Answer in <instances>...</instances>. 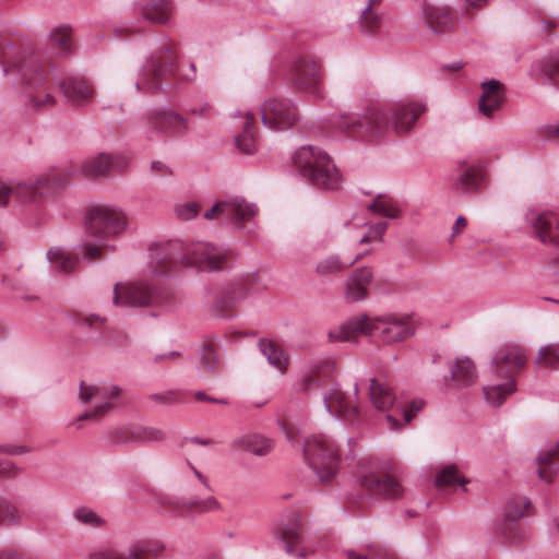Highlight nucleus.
<instances>
[{
    "label": "nucleus",
    "mask_w": 559,
    "mask_h": 559,
    "mask_svg": "<svg viewBox=\"0 0 559 559\" xmlns=\"http://www.w3.org/2000/svg\"><path fill=\"white\" fill-rule=\"evenodd\" d=\"M357 393V385L354 388L353 395L342 392L338 388H333L331 392L323 397L326 411L332 415L355 420L358 415L356 403Z\"/></svg>",
    "instance_id": "22"
},
{
    "label": "nucleus",
    "mask_w": 559,
    "mask_h": 559,
    "mask_svg": "<svg viewBox=\"0 0 559 559\" xmlns=\"http://www.w3.org/2000/svg\"><path fill=\"white\" fill-rule=\"evenodd\" d=\"M182 393L178 390H168L164 393H154L150 400L158 404H174L180 401Z\"/></svg>",
    "instance_id": "54"
},
{
    "label": "nucleus",
    "mask_w": 559,
    "mask_h": 559,
    "mask_svg": "<svg viewBox=\"0 0 559 559\" xmlns=\"http://www.w3.org/2000/svg\"><path fill=\"white\" fill-rule=\"evenodd\" d=\"M151 169L156 173L157 175H160V176H168L171 174L170 169L168 168L167 165H165L164 163L162 162H153L151 164Z\"/></svg>",
    "instance_id": "59"
},
{
    "label": "nucleus",
    "mask_w": 559,
    "mask_h": 559,
    "mask_svg": "<svg viewBox=\"0 0 559 559\" xmlns=\"http://www.w3.org/2000/svg\"><path fill=\"white\" fill-rule=\"evenodd\" d=\"M158 53L160 56H166L167 59H176L175 58V46L171 43L163 44L158 49Z\"/></svg>",
    "instance_id": "60"
},
{
    "label": "nucleus",
    "mask_w": 559,
    "mask_h": 559,
    "mask_svg": "<svg viewBox=\"0 0 559 559\" xmlns=\"http://www.w3.org/2000/svg\"><path fill=\"white\" fill-rule=\"evenodd\" d=\"M229 251L209 242L169 240L150 248V272L165 275L180 267H194L198 271H219L224 269Z\"/></svg>",
    "instance_id": "1"
},
{
    "label": "nucleus",
    "mask_w": 559,
    "mask_h": 559,
    "mask_svg": "<svg viewBox=\"0 0 559 559\" xmlns=\"http://www.w3.org/2000/svg\"><path fill=\"white\" fill-rule=\"evenodd\" d=\"M536 364L540 367L559 369V344H549L542 347Z\"/></svg>",
    "instance_id": "47"
},
{
    "label": "nucleus",
    "mask_w": 559,
    "mask_h": 559,
    "mask_svg": "<svg viewBox=\"0 0 559 559\" xmlns=\"http://www.w3.org/2000/svg\"><path fill=\"white\" fill-rule=\"evenodd\" d=\"M426 111L421 103L400 102L386 116L380 108L368 107L361 115H342L338 118L337 127L352 135L379 136L388 129L396 133L408 132L418 117Z\"/></svg>",
    "instance_id": "2"
},
{
    "label": "nucleus",
    "mask_w": 559,
    "mask_h": 559,
    "mask_svg": "<svg viewBox=\"0 0 559 559\" xmlns=\"http://www.w3.org/2000/svg\"><path fill=\"white\" fill-rule=\"evenodd\" d=\"M48 261L51 267L63 274H68L75 270L78 259L73 258L62 249L51 248L47 252Z\"/></svg>",
    "instance_id": "40"
},
{
    "label": "nucleus",
    "mask_w": 559,
    "mask_h": 559,
    "mask_svg": "<svg viewBox=\"0 0 559 559\" xmlns=\"http://www.w3.org/2000/svg\"><path fill=\"white\" fill-rule=\"evenodd\" d=\"M176 67V59H166L160 61L159 57L153 56L146 70L141 74V79L134 83L138 93L154 94L162 90L160 81L169 78Z\"/></svg>",
    "instance_id": "16"
},
{
    "label": "nucleus",
    "mask_w": 559,
    "mask_h": 559,
    "mask_svg": "<svg viewBox=\"0 0 559 559\" xmlns=\"http://www.w3.org/2000/svg\"><path fill=\"white\" fill-rule=\"evenodd\" d=\"M467 225V219L464 216H459L453 226L451 237L457 236Z\"/></svg>",
    "instance_id": "61"
},
{
    "label": "nucleus",
    "mask_w": 559,
    "mask_h": 559,
    "mask_svg": "<svg viewBox=\"0 0 559 559\" xmlns=\"http://www.w3.org/2000/svg\"><path fill=\"white\" fill-rule=\"evenodd\" d=\"M367 209L378 215L389 218H395L400 215V206L397 202L386 194H378Z\"/></svg>",
    "instance_id": "41"
},
{
    "label": "nucleus",
    "mask_w": 559,
    "mask_h": 559,
    "mask_svg": "<svg viewBox=\"0 0 559 559\" xmlns=\"http://www.w3.org/2000/svg\"><path fill=\"white\" fill-rule=\"evenodd\" d=\"M452 379L461 385H469L476 379V368L468 358L456 359L451 367Z\"/></svg>",
    "instance_id": "36"
},
{
    "label": "nucleus",
    "mask_w": 559,
    "mask_h": 559,
    "mask_svg": "<svg viewBox=\"0 0 559 559\" xmlns=\"http://www.w3.org/2000/svg\"><path fill=\"white\" fill-rule=\"evenodd\" d=\"M129 167V159L120 154L100 153L95 157L86 159L81 164L80 168L73 171L69 170H52L48 176L57 177L64 181L62 186L68 183V178L75 173H80L84 178H102L111 173H122Z\"/></svg>",
    "instance_id": "10"
},
{
    "label": "nucleus",
    "mask_w": 559,
    "mask_h": 559,
    "mask_svg": "<svg viewBox=\"0 0 559 559\" xmlns=\"http://www.w3.org/2000/svg\"><path fill=\"white\" fill-rule=\"evenodd\" d=\"M50 44L56 49L57 53L62 57H68L73 51L72 31L69 26L56 27L50 33Z\"/></svg>",
    "instance_id": "37"
},
{
    "label": "nucleus",
    "mask_w": 559,
    "mask_h": 559,
    "mask_svg": "<svg viewBox=\"0 0 559 559\" xmlns=\"http://www.w3.org/2000/svg\"><path fill=\"white\" fill-rule=\"evenodd\" d=\"M245 121L242 126V133L236 136V145L245 154H252L255 151V132L253 129V122L255 117L253 112L247 111L243 116Z\"/></svg>",
    "instance_id": "34"
},
{
    "label": "nucleus",
    "mask_w": 559,
    "mask_h": 559,
    "mask_svg": "<svg viewBox=\"0 0 559 559\" xmlns=\"http://www.w3.org/2000/svg\"><path fill=\"white\" fill-rule=\"evenodd\" d=\"M259 348L271 366L282 372L286 369L287 358L281 346L272 341L262 338L259 341Z\"/></svg>",
    "instance_id": "35"
},
{
    "label": "nucleus",
    "mask_w": 559,
    "mask_h": 559,
    "mask_svg": "<svg viewBox=\"0 0 559 559\" xmlns=\"http://www.w3.org/2000/svg\"><path fill=\"white\" fill-rule=\"evenodd\" d=\"M466 483L467 479L459 475L454 465L444 466L436 476V486L438 488L452 487L455 485L463 487Z\"/></svg>",
    "instance_id": "45"
},
{
    "label": "nucleus",
    "mask_w": 559,
    "mask_h": 559,
    "mask_svg": "<svg viewBox=\"0 0 559 559\" xmlns=\"http://www.w3.org/2000/svg\"><path fill=\"white\" fill-rule=\"evenodd\" d=\"M19 73L22 76V83L32 90L40 87L45 80V71L37 59L15 57V52L10 45H0V74L2 76H13Z\"/></svg>",
    "instance_id": "7"
},
{
    "label": "nucleus",
    "mask_w": 559,
    "mask_h": 559,
    "mask_svg": "<svg viewBox=\"0 0 559 559\" xmlns=\"http://www.w3.org/2000/svg\"><path fill=\"white\" fill-rule=\"evenodd\" d=\"M135 429L132 427H120L110 430L105 436V441L108 447H122L131 443H135Z\"/></svg>",
    "instance_id": "44"
},
{
    "label": "nucleus",
    "mask_w": 559,
    "mask_h": 559,
    "mask_svg": "<svg viewBox=\"0 0 559 559\" xmlns=\"http://www.w3.org/2000/svg\"><path fill=\"white\" fill-rule=\"evenodd\" d=\"M188 130V120L170 108H158L145 115L144 132L150 141L180 136Z\"/></svg>",
    "instance_id": "8"
},
{
    "label": "nucleus",
    "mask_w": 559,
    "mask_h": 559,
    "mask_svg": "<svg viewBox=\"0 0 559 559\" xmlns=\"http://www.w3.org/2000/svg\"><path fill=\"white\" fill-rule=\"evenodd\" d=\"M29 102L33 108L43 110L53 106L56 99L50 93L41 94L40 92H37L36 94L29 95Z\"/></svg>",
    "instance_id": "53"
},
{
    "label": "nucleus",
    "mask_w": 559,
    "mask_h": 559,
    "mask_svg": "<svg viewBox=\"0 0 559 559\" xmlns=\"http://www.w3.org/2000/svg\"><path fill=\"white\" fill-rule=\"evenodd\" d=\"M369 397L376 409L389 412L386 421L391 430H400L424 407L421 400L413 401L409 407L395 403L391 389L374 378L370 380Z\"/></svg>",
    "instance_id": "5"
},
{
    "label": "nucleus",
    "mask_w": 559,
    "mask_h": 559,
    "mask_svg": "<svg viewBox=\"0 0 559 559\" xmlns=\"http://www.w3.org/2000/svg\"><path fill=\"white\" fill-rule=\"evenodd\" d=\"M483 93L478 100V110L487 118H491L504 102L502 84L497 80L481 83Z\"/></svg>",
    "instance_id": "23"
},
{
    "label": "nucleus",
    "mask_w": 559,
    "mask_h": 559,
    "mask_svg": "<svg viewBox=\"0 0 559 559\" xmlns=\"http://www.w3.org/2000/svg\"><path fill=\"white\" fill-rule=\"evenodd\" d=\"M162 290L152 284L141 281L130 284H116L112 301L121 307H148L164 301Z\"/></svg>",
    "instance_id": "11"
},
{
    "label": "nucleus",
    "mask_w": 559,
    "mask_h": 559,
    "mask_svg": "<svg viewBox=\"0 0 559 559\" xmlns=\"http://www.w3.org/2000/svg\"><path fill=\"white\" fill-rule=\"evenodd\" d=\"M297 119L296 109L287 102L278 98H267L261 107L262 123L274 131L293 126Z\"/></svg>",
    "instance_id": "17"
},
{
    "label": "nucleus",
    "mask_w": 559,
    "mask_h": 559,
    "mask_svg": "<svg viewBox=\"0 0 559 559\" xmlns=\"http://www.w3.org/2000/svg\"><path fill=\"white\" fill-rule=\"evenodd\" d=\"M532 502L526 497H514L508 501L504 510V520L499 527L502 534L511 544L521 542L522 536L516 527V521L531 514Z\"/></svg>",
    "instance_id": "20"
},
{
    "label": "nucleus",
    "mask_w": 559,
    "mask_h": 559,
    "mask_svg": "<svg viewBox=\"0 0 559 559\" xmlns=\"http://www.w3.org/2000/svg\"><path fill=\"white\" fill-rule=\"evenodd\" d=\"M120 394V388L115 384H86L80 383L79 399L83 403H92L94 408L81 415L78 420L98 416L112 407V400Z\"/></svg>",
    "instance_id": "14"
},
{
    "label": "nucleus",
    "mask_w": 559,
    "mask_h": 559,
    "mask_svg": "<svg viewBox=\"0 0 559 559\" xmlns=\"http://www.w3.org/2000/svg\"><path fill=\"white\" fill-rule=\"evenodd\" d=\"M491 364L497 370L501 371L504 368L508 370L521 368L526 364V353L520 346L506 345L496 352Z\"/></svg>",
    "instance_id": "27"
},
{
    "label": "nucleus",
    "mask_w": 559,
    "mask_h": 559,
    "mask_svg": "<svg viewBox=\"0 0 559 559\" xmlns=\"http://www.w3.org/2000/svg\"><path fill=\"white\" fill-rule=\"evenodd\" d=\"M258 213V207L253 203H248L242 198H234L227 201L216 202L203 214L205 219H216L224 216L231 222L249 221Z\"/></svg>",
    "instance_id": "19"
},
{
    "label": "nucleus",
    "mask_w": 559,
    "mask_h": 559,
    "mask_svg": "<svg viewBox=\"0 0 559 559\" xmlns=\"http://www.w3.org/2000/svg\"><path fill=\"white\" fill-rule=\"evenodd\" d=\"M194 397L199 401H207V402H213V403H219V404H226L227 402L223 399H216V397H213V396H210L207 394H205L204 392L202 391H198L194 393Z\"/></svg>",
    "instance_id": "62"
},
{
    "label": "nucleus",
    "mask_w": 559,
    "mask_h": 559,
    "mask_svg": "<svg viewBox=\"0 0 559 559\" xmlns=\"http://www.w3.org/2000/svg\"><path fill=\"white\" fill-rule=\"evenodd\" d=\"M64 97L76 106L88 105L94 95L93 88L81 76H69L60 83Z\"/></svg>",
    "instance_id": "24"
},
{
    "label": "nucleus",
    "mask_w": 559,
    "mask_h": 559,
    "mask_svg": "<svg viewBox=\"0 0 559 559\" xmlns=\"http://www.w3.org/2000/svg\"><path fill=\"white\" fill-rule=\"evenodd\" d=\"M320 78V67L307 58L297 60L292 69V80L298 88H311Z\"/></svg>",
    "instance_id": "26"
},
{
    "label": "nucleus",
    "mask_w": 559,
    "mask_h": 559,
    "mask_svg": "<svg viewBox=\"0 0 559 559\" xmlns=\"http://www.w3.org/2000/svg\"><path fill=\"white\" fill-rule=\"evenodd\" d=\"M218 365V355L215 348L205 344L200 352V368L205 372H215Z\"/></svg>",
    "instance_id": "48"
},
{
    "label": "nucleus",
    "mask_w": 559,
    "mask_h": 559,
    "mask_svg": "<svg viewBox=\"0 0 559 559\" xmlns=\"http://www.w3.org/2000/svg\"><path fill=\"white\" fill-rule=\"evenodd\" d=\"M462 170L453 182V188L459 193H473L480 188L484 179L479 167L467 166L465 162L461 163Z\"/></svg>",
    "instance_id": "30"
},
{
    "label": "nucleus",
    "mask_w": 559,
    "mask_h": 559,
    "mask_svg": "<svg viewBox=\"0 0 559 559\" xmlns=\"http://www.w3.org/2000/svg\"><path fill=\"white\" fill-rule=\"evenodd\" d=\"M558 20L555 17H547L542 21L543 31L547 34H549V29L554 28L558 25Z\"/></svg>",
    "instance_id": "64"
},
{
    "label": "nucleus",
    "mask_w": 559,
    "mask_h": 559,
    "mask_svg": "<svg viewBox=\"0 0 559 559\" xmlns=\"http://www.w3.org/2000/svg\"><path fill=\"white\" fill-rule=\"evenodd\" d=\"M372 280V272L369 267L356 270L345 283L344 298L348 302H356L368 297V287Z\"/></svg>",
    "instance_id": "25"
},
{
    "label": "nucleus",
    "mask_w": 559,
    "mask_h": 559,
    "mask_svg": "<svg viewBox=\"0 0 559 559\" xmlns=\"http://www.w3.org/2000/svg\"><path fill=\"white\" fill-rule=\"evenodd\" d=\"M388 228V223L379 222L374 225H371L367 235L360 238L359 243H370L372 241H381L383 234Z\"/></svg>",
    "instance_id": "52"
},
{
    "label": "nucleus",
    "mask_w": 559,
    "mask_h": 559,
    "mask_svg": "<svg viewBox=\"0 0 559 559\" xmlns=\"http://www.w3.org/2000/svg\"><path fill=\"white\" fill-rule=\"evenodd\" d=\"M274 535L286 554L298 558L307 556L301 547L304 523L299 513H293L286 523L280 524Z\"/></svg>",
    "instance_id": "18"
},
{
    "label": "nucleus",
    "mask_w": 559,
    "mask_h": 559,
    "mask_svg": "<svg viewBox=\"0 0 559 559\" xmlns=\"http://www.w3.org/2000/svg\"><path fill=\"white\" fill-rule=\"evenodd\" d=\"M74 518L79 522L90 526H99L103 522L93 510L85 507L78 508L74 512Z\"/></svg>",
    "instance_id": "51"
},
{
    "label": "nucleus",
    "mask_w": 559,
    "mask_h": 559,
    "mask_svg": "<svg viewBox=\"0 0 559 559\" xmlns=\"http://www.w3.org/2000/svg\"><path fill=\"white\" fill-rule=\"evenodd\" d=\"M524 217L536 239L544 245L559 246V215L556 212L528 209Z\"/></svg>",
    "instance_id": "13"
},
{
    "label": "nucleus",
    "mask_w": 559,
    "mask_h": 559,
    "mask_svg": "<svg viewBox=\"0 0 559 559\" xmlns=\"http://www.w3.org/2000/svg\"><path fill=\"white\" fill-rule=\"evenodd\" d=\"M21 469L9 460H0V475L4 477H14Z\"/></svg>",
    "instance_id": "55"
},
{
    "label": "nucleus",
    "mask_w": 559,
    "mask_h": 559,
    "mask_svg": "<svg viewBox=\"0 0 559 559\" xmlns=\"http://www.w3.org/2000/svg\"><path fill=\"white\" fill-rule=\"evenodd\" d=\"M367 252L358 253L354 259L342 261L337 255H331L321 260L316 267L320 275H331L344 271L346 267L359 261Z\"/></svg>",
    "instance_id": "39"
},
{
    "label": "nucleus",
    "mask_w": 559,
    "mask_h": 559,
    "mask_svg": "<svg viewBox=\"0 0 559 559\" xmlns=\"http://www.w3.org/2000/svg\"><path fill=\"white\" fill-rule=\"evenodd\" d=\"M236 450L250 452L257 456H264L273 449V441L257 432L245 433L231 443Z\"/></svg>",
    "instance_id": "28"
},
{
    "label": "nucleus",
    "mask_w": 559,
    "mask_h": 559,
    "mask_svg": "<svg viewBox=\"0 0 559 559\" xmlns=\"http://www.w3.org/2000/svg\"><path fill=\"white\" fill-rule=\"evenodd\" d=\"M299 174L310 183L325 189H337L341 175L328 154L311 145L299 147L293 157Z\"/></svg>",
    "instance_id": "4"
},
{
    "label": "nucleus",
    "mask_w": 559,
    "mask_h": 559,
    "mask_svg": "<svg viewBox=\"0 0 559 559\" xmlns=\"http://www.w3.org/2000/svg\"><path fill=\"white\" fill-rule=\"evenodd\" d=\"M423 14L427 26L435 34H442L454 25V16L448 8L427 4Z\"/></svg>",
    "instance_id": "29"
},
{
    "label": "nucleus",
    "mask_w": 559,
    "mask_h": 559,
    "mask_svg": "<svg viewBox=\"0 0 559 559\" xmlns=\"http://www.w3.org/2000/svg\"><path fill=\"white\" fill-rule=\"evenodd\" d=\"M246 295V293H241L238 296L231 295L230 297L225 299H218L216 302L217 309L221 311H229L235 307L236 300L242 298Z\"/></svg>",
    "instance_id": "56"
},
{
    "label": "nucleus",
    "mask_w": 559,
    "mask_h": 559,
    "mask_svg": "<svg viewBox=\"0 0 559 559\" xmlns=\"http://www.w3.org/2000/svg\"><path fill=\"white\" fill-rule=\"evenodd\" d=\"M169 507L176 511L191 510L199 513L214 512L222 509L221 503L213 496H209L204 499L190 498L187 500H169Z\"/></svg>",
    "instance_id": "32"
},
{
    "label": "nucleus",
    "mask_w": 559,
    "mask_h": 559,
    "mask_svg": "<svg viewBox=\"0 0 559 559\" xmlns=\"http://www.w3.org/2000/svg\"><path fill=\"white\" fill-rule=\"evenodd\" d=\"M63 183V180L48 176V174L41 175L34 180L22 181L12 186L0 181V206L5 205L12 195L21 200L33 201L52 188L62 187Z\"/></svg>",
    "instance_id": "12"
},
{
    "label": "nucleus",
    "mask_w": 559,
    "mask_h": 559,
    "mask_svg": "<svg viewBox=\"0 0 559 559\" xmlns=\"http://www.w3.org/2000/svg\"><path fill=\"white\" fill-rule=\"evenodd\" d=\"M165 550L163 543L153 539H142L132 543L127 554L116 550L96 552L93 559H157Z\"/></svg>",
    "instance_id": "21"
},
{
    "label": "nucleus",
    "mask_w": 559,
    "mask_h": 559,
    "mask_svg": "<svg viewBox=\"0 0 559 559\" xmlns=\"http://www.w3.org/2000/svg\"><path fill=\"white\" fill-rule=\"evenodd\" d=\"M31 449L25 445L0 444V453L9 455H20L29 452Z\"/></svg>",
    "instance_id": "57"
},
{
    "label": "nucleus",
    "mask_w": 559,
    "mask_h": 559,
    "mask_svg": "<svg viewBox=\"0 0 559 559\" xmlns=\"http://www.w3.org/2000/svg\"><path fill=\"white\" fill-rule=\"evenodd\" d=\"M360 485L384 499H399L403 496L402 485L388 473L380 472L376 466H369L358 475Z\"/></svg>",
    "instance_id": "15"
},
{
    "label": "nucleus",
    "mask_w": 559,
    "mask_h": 559,
    "mask_svg": "<svg viewBox=\"0 0 559 559\" xmlns=\"http://www.w3.org/2000/svg\"><path fill=\"white\" fill-rule=\"evenodd\" d=\"M533 72L542 80L559 86V57H547L539 60L534 66Z\"/></svg>",
    "instance_id": "38"
},
{
    "label": "nucleus",
    "mask_w": 559,
    "mask_h": 559,
    "mask_svg": "<svg viewBox=\"0 0 559 559\" xmlns=\"http://www.w3.org/2000/svg\"><path fill=\"white\" fill-rule=\"evenodd\" d=\"M135 443L160 442L165 439V433L157 428L134 426Z\"/></svg>",
    "instance_id": "49"
},
{
    "label": "nucleus",
    "mask_w": 559,
    "mask_h": 559,
    "mask_svg": "<svg viewBox=\"0 0 559 559\" xmlns=\"http://www.w3.org/2000/svg\"><path fill=\"white\" fill-rule=\"evenodd\" d=\"M142 16L152 23H167L173 12L170 0H146L140 8Z\"/></svg>",
    "instance_id": "31"
},
{
    "label": "nucleus",
    "mask_w": 559,
    "mask_h": 559,
    "mask_svg": "<svg viewBox=\"0 0 559 559\" xmlns=\"http://www.w3.org/2000/svg\"><path fill=\"white\" fill-rule=\"evenodd\" d=\"M515 391V382L509 380L503 384L490 385L484 388V394L487 402L492 406H500L506 397Z\"/></svg>",
    "instance_id": "42"
},
{
    "label": "nucleus",
    "mask_w": 559,
    "mask_h": 559,
    "mask_svg": "<svg viewBox=\"0 0 559 559\" xmlns=\"http://www.w3.org/2000/svg\"><path fill=\"white\" fill-rule=\"evenodd\" d=\"M415 333L414 323L408 316L390 314L371 319L366 314L353 318L331 330L328 337L331 342L355 341L359 335H373L385 344L403 342Z\"/></svg>",
    "instance_id": "3"
},
{
    "label": "nucleus",
    "mask_w": 559,
    "mask_h": 559,
    "mask_svg": "<svg viewBox=\"0 0 559 559\" xmlns=\"http://www.w3.org/2000/svg\"><path fill=\"white\" fill-rule=\"evenodd\" d=\"M99 251H100V247L99 246L86 245L84 247L85 257L87 259H90V260H93L96 257H98Z\"/></svg>",
    "instance_id": "63"
},
{
    "label": "nucleus",
    "mask_w": 559,
    "mask_h": 559,
    "mask_svg": "<svg viewBox=\"0 0 559 559\" xmlns=\"http://www.w3.org/2000/svg\"><path fill=\"white\" fill-rule=\"evenodd\" d=\"M104 322H105V318H102L97 314H90V316H85L82 319H80L79 325L92 328L95 324H102Z\"/></svg>",
    "instance_id": "58"
},
{
    "label": "nucleus",
    "mask_w": 559,
    "mask_h": 559,
    "mask_svg": "<svg viewBox=\"0 0 559 559\" xmlns=\"http://www.w3.org/2000/svg\"><path fill=\"white\" fill-rule=\"evenodd\" d=\"M126 227L127 216L117 207L96 205L86 214V231L99 240L118 236Z\"/></svg>",
    "instance_id": "9"
},
{
    "label": "nucleus",
    "mask_w": 559,
    "mask_h": 559,
    "mask_svg": "<svg viewBox=\"0 0 559 559\" xmlns=\"http://www.w3.org/2000/svg\"><path fill=\"white\" fill-rule=\"evenodd\" d=\"M22 523L21 511L7 498L0 496V525H20Z\"/></svg>",
    "instance_id": "46"
},
{
    "label": "nucleus",
    "mask_w": 559,
    "mask_h": 559,
    "mask_svg": "<svg viewBox=\"0 0 559 559\" xmlns=\"http://www.w3.org/2000/svg\"><path fill=\"white\" fill-rule=\"evenodd\" d=\"M304 455L320 481L328 483L336 475L340 454L331 438L313 435L304 443Z\"/></svg>",
    "instance_id": "6"
},
{
    "label": "nucleus",
    "mask_w": 559,
    "mask_h": 559,
    "mask_svg": "<svg viewBox=\"0 0 559 559\" xmlns=\"http://www.w3.org/2000/svg\"><path fill=\"white\" fill-rule=\"evenodd\" d=\"M537 473L540 479L549 483L552 477L559 474V443L550 450L539 454Z\"/></svg>",
    "instance_id": "33"
},
{
    "label": "nucleus",
    "mask_w": 559,
    "mask_h": 559,
    "mask_svg": "<svg viewBox=\"0 0 559 559\" xmlns=\"http://www.w3.org/2000/svg\"><path fill=\"white\" fill-rule=\"evenodd\" d=\"M382 20L377 10L364 9L358 19L360 32L367 36L376 35L381 28Z\"/></svg>",
    "instance_id": "43"
},
{
    "label": "nucleus",
    "mask_w": 559,
    "mask_h": 559,
    "mask_svg": "<svg viewBox=\"0 0 559 559\" xmlns=\"http://www.w3.org/2000/svg\"><path fill=\"white\" fill-rule=\"evenodd\" d=\"M174 212L181 221L194 218L200 212V205L193 201H186L175 205Z\"/></svg>",
    "instance_id": "50"
}]
</instances>
